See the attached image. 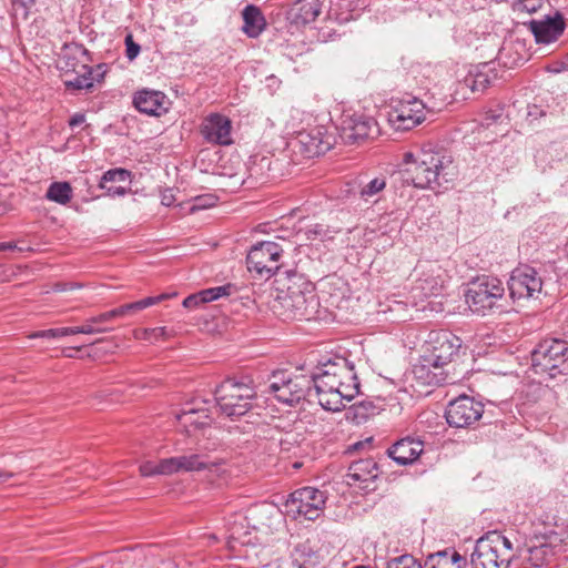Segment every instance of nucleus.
<instances>
[{"label": "nucleus", "mask_w": 568, "mask_h": 568, "mask_svg": "<svg viewBox=\"0 0 568 568\" xmlns=\"http://www.w3.org/2000/svg\"><path fill=\"white\" fill-rule=\"evenodd\" d=\"M465 355L462 339L448 331L430 332L420 365L413 369L424 384L439 386L455 384L464 375L458 361Z\"/></svg>", "instance_id": "nucleus-1"}, {"label": "nucleus", "mask_w": 568, "mask_h": 568, "mask_svg": "<svg viewBox=\"0 0 568 568\" xmlns=\"http://www.w3.org/2000/svg\"><path fill=\"white\" fill-rule=\"evenodd\" d=\"M403 163L404 182L417 189L435 191L452 182L456 174L452 156L430 144L404 153Z\"/></svg>", "instance_id": "nucleus-2"}, {"label": "nucleus", "mask_w": 568, "mask_h": 568, "mask_svg": "<svg viewBox=\"0 0 568 568\" xmlns=\"http://www.w3.org/2000/svg\"><path fill=\"white\" fill-rule=\"evenodd\" d=\"M283 274L285 277L277 281L281 286L273 304L274 313L284 321L317 318L320 301L314 284L293 271Z\"/></svg>", "instance_id": "nucleus-3"}, {"label": "nucleus", "mask_w": 568, "mask_h": 568, "mask_svg": "<svg viewBox=\"0 0 568 568\" xmlns=\"http://www.w3.org/2000/svg\"><path fill=\"white\" fill-rule=\"evenodd\" d=\"M312 378V392L315 393L318 404L326 410L339 412L341 397L336 390L341 386L342 378L352 379L351 362L345 357L336 356L323 363L317 373L308 376Z\"/></svg>", "instance_id": "nucleus-4"}, {"label": "nucleus", "mask_w": 568, "mask_h": 568, "mask_svg": "<svg viewBox=\"0 0 568 568\" xmlns=\"http://www.w3.org/2000/svg\"><path fill=\"white\" fill-rule=\"evenodd\" d=\"M164 466V470L170 473V475L205 471L210 480H216L219 484L227 483L231 477V467L225 459H213L201 449L190 450L186 454L166 458Z\"/></svg>", "instance_id": "nucleus-5"}, {"label": "nucleus", "mask_w": 568, "mask_h": 568, "mask_svg": "<svg viewBox=\"0 0 568 568\" xmlns=\"http://www.w3.org/2000/svg\"><path fill=\"white\" fill-rule=\"evenodd\" d=\"M214 394L217 407L227 417L245 415L256 398L255 386L248 377H229L216 387Z\"/></svg>", "instance_id": "nucleus-6"}, {"label": "nucleus", "mask_w": 568, "mask_h": 568, "mask_svg": "<svg viewBox=\"0 0 568 568\" xmlns=\"http://www.w3.org/2000/svg\"><path fill=\"white\" fill-rule=\"evenodd\" d=\"M514 557L511 541L498 531L477 539L470 556L473 568H508Z\"/></svg>", "instance_id": "nucleus-7"}, {"label": "nucleus", "mask_w": 568, "mask_h": 568, "mask_svg": "<svg viewBox=\"0 0 568 568\" xmlns=\"http://www.w3.org/2000/svg\"><path fill=\"white\" fill-rule=\"evenodd\" d=\"M268 393L280 403L295 406L312 395V378L302 374L275 372L268 381Z\"/></svg>", "instance_id": "nucleus-8"}, {"label": "nucleus", "mask_w": 568, "mask_h": 568, "mask_svg": "<svg viewBox=\"0 0 568 568\" xmlns=\"http://www.w3.org/2000/svg\"><path fill=\"white\" fill-rule=\"evenodd\" d=\"M568 346L565 341L545 339L531 353V366L536 374H546L550 378L557 377L567 368Z\"/></svg>", "instance_id": "nucleus-9"}, {"label": "nucleus", "mask_w": 568, "mask_h": 568, "mask_svg": "<svg viewBox=\"0 0 568 568\" xmlns=\"http://www.w3.org/2000/svg\"><path fill=\"white\" fill-rule=\"evenodd\" d=\"M504 294L505 288L500 280L481 276L468 284L465 297L473 313L485 315L487 311L498 307Z\"/></svg>", "instance_id": "nucleus-10"}, {"label": "nucleus", "mask_w": 568, "mask_h": 568, "mask_svg": "<svg viewBox=\"0 0 568 568\" xmlns=\"http://www.w3.org/2000/svg\"><path fill=\"white\" fill-rule=\"evenodd\" d=\"M244 520L251 527L257 545H266L270 537L283 526L284 517L275 505L262 503L248 508Z\"/></svg>", "instance_id": "nucleus-11"}, {"label": "nucleus", "mask_w": 568, "mask_h": 568, "mask_svg": "<svg viewBox=\"0 0 568 568\" xmlns=\"http://www.w3.org/2000/svg\"><path fill=\"white\" fill-rule=\"evenodd\" d=\"M326 499L324 491L315 487H303L288 496L285 509L294 519L316 520L324 511Z\"/></svg>", "instance_id": "nucleus-12"}, {"label": "nucleus", "mask_w": 568, "mask_h": 568, "mask_svg": "<svg viewBox=\"0 0 568 568\" xmlns=\"http://www.w3.org/2000/svg\"><path fill=\"white\" fill-rule=\"evenodd\" d=\"M282 247L271 241L260 242L252 246L246 256L247 270L260 277L270 278L280 271Z\"/></svg>", "instance_id": "nucleus-13"}, {"label": "nucleus", "mask_w": 568, "mask_h": 568, "mask_svg": "<svg viewBox=\"0 0 568 568\" xmlns=\"http://www.w3.org/2000/svg\"><path fill=\"white\" fill-rule=\"evenodd\" d=\"M425 104L416 98L400 100L392 105L388 122L396 131H408L426 119Z\"/></svg>", "instance_id": "nucleus-14"}, {"label": "nucleus", "mask_w": 568, "mask_h": 568, "mask_svg": "<svg viewBox=\"0 0 568 568\" xmlns=\"http://www.w3.org/2000/svg\"><path fill=\"white\" fill-rule=\"evenodd\" d=\"M484 413V405L467 395H460L449 402L445 417L449 426L464 428L476 423Z\"/></svg>", "instance_id": "nucleus-15"}, {"label": "nucleus", "mask_w": 568, "mask_h": 568, "mask_svg": "<svg viewBox=\"0 0 568 568\" xmlns=\"http://www.w3.org/2000/svg\"><path fill=\"white\" fill-rule=\"evenodd\" d=\"M541 286L542 281L536 270L527 265L514 270L508 282L509 294L514 300L534 297L540 293Z\"/></svg>", "instance_id": "nucleus-16"}, {"label": "nucleus", "mask_w": 568, "mask_h": 568, "mask_svg": "<svg viewBox=\"0 0 568 568\" xmlns=\"http://www.w3.org/2000/svg\"><path fill=\"white\" fill-rule=\"evenodd\" d=\"M379 133L377 122L364 114L346 115L341 125L342 139L347 143H357L372 139Z\"/></svg>", "instance_id": "nucleus-17"}, {"label": "nucleus", "mask_w": 568, "mask_h": 568, "mask_svg": "<svg viewBox=\"0 0 568 568\" xmlns=\"http://www.w3.org/2000/svg\"><path fill=\"white\" fill-rule=\"evenodd\" d=\"M419 277L416 280L414 290L419 291L424 296L438 295L445 283V273L436 263H422L416 267Z\"/></svg>", "instance_id": "nucleus-18"}, {"label": "nucleus", "mask_w": 568, "mask_h": 568, "mask_svg": "<svg viewBox=\"0 0 568 568\" xmlns=\"http://www.w3.org/2000/svg\"><path fill=\"white\" fill-rule=\"evenodd\" d=\"M526 24L538 43L556 41L565 30V21L559 12L554 17L546 16L540 20H530Z\"/></svg>", "instance_id": "nucleus-19"}, {"label": "nucleus", "mask_w": 568, "mask_h": 568, "mask_svg": "<svg viewBox=\"0 0 568 568\" xmlns=\"http://www.w3.org/2000/svg\"><path fill=\"white\" fill-rule=\"evenodd\" d=\"M232 123L229 118L221 114L209 115L202 124V135L210 143L229 145L231 138Z\"/></svg>", "instance_id": "nucleus-20"}, {"label": "nucleus", "mask_w": 568, "mask_h": 568, "mask_svg": "<svg viewBox=\"0 0 568 568\" xmlns=\"http://www.w3.org/2000/svg\"><path fill=\"white\" fill-rule=\"evenodd\" d=\"M296 139L310 158L324 154L332 148L331 136L321 126L301 131Z\"/></svg>", "instance_id": "nucleus-21"}, {"label": "nucleus", "mask_w": 568, "mask_h": 568, "mask_svg": "<svg viewBox=\"0 0 568 568\" xmlns=\"http://www.w3.org/2000/svg\"><path fill=\"white\" fill-rule=\"evenodd\" d=\"M322 12L320 0H296L287 11L291 24L305 26L314 22Z\"/></svg>", "instance_id": "nucleus-22"}, {"label": "nucleus", "mask_w": 568, "mask_h": 568, "mask_svg": "<svg viewBox=\"0 0 568 568\" xmlns=\"http://www.w3.org/2000/svg\"><path fill=\"white\" fill-rule=\"evenodd\" d=\"M423 443L414 438H403L388 448V456L398 465L414 463L423 453Z\"/></svg>", "instance_id": "nucleus-23"}, {"label": "nucleus", "mask_w": 568, "mask_h": 568, "mask_svg": "<svg viewBox=\"0 0 568 568\" xmlns=\"http://www.w3.org/2000/svg\"><path fill=\"white\" fill-rule=\"evenodd\" d=\"M133 104L140 112L149 115H160L166 111L165 95L160 91L141 90L135 93Z\"/></svg>", "instance_id": "nucleus-24"}, {"label": "nucleus", "mask_w": 568, "mask_h": 568, "mask_svg": "<svg viewBox=\"0 0 568 568\" xmlns=\"http://www.w3.org/2000/svg\"><path fill=\"white\" fill-rule=\"evenodd\" d=\"M378 476L377 464L371 459H359L351 464L346 475L348 484L362 483L368 486V483L374 481Z\"/></svg>", "instance_id": "nucleus-25"}, {"label": "nucleus", "mask_w": 568, "mask_h": 568, "mask_svg": "<svg viewBox=\"0 0 568 568\" xmlns=\"http://www.w3.org/2000/svg\"><path fill=\"white\" fill-rule=\"evenodd\" d=\"M497 80V73L488 63L477 67L470 71L464 82L473 92H484L493 82Z\"/></svg>", "instance_id": "nucleus-26"}, {"label": "nucleus", "mask_w": 568, "mask_h": 568, "mask_svg": "<svg viewBox=\"0 0 568 568\" xmlns=\"http://www.w3.org/2000/svg\"><path fill=\"white\" fill-rule=\"evenodd\" d=\"M229 544L231 547L233 542H237L242 546H255L257 545L255 537L252 536L253 531L251 527L247 526L246 520H244V516L235 515L233 521H229Z\"/></svg>", "instance_id": "nucleus-27"}, {"label": "nucleus", "mask_w": 568, "mask_h": 568, "mask_svg": "<svg viewBox=\"0 0 568 568\" xmlns=\"http://www.w3.org/2000/svg\"><path fill=\"white\" fill-rule=\"evenodd\" d=\"M243 28L244 33L250 38H257L265 28V18L261 10L252 4L244 8L243 12Z\"/></svg>", "instance_id": "nucleus-28"}, {"label": "nucleus", "mask_w": 568, "mask_h": 568, "mask_svg": "<svg viewBox=\"0 0 568 568\" xmlns=\"http://www.w3.org/2000/svg\"><path fill=\"white\" fill-rule=\"evenodd\" d=\"M131 173L124 169H112L106 171L99 183V186L106 191L110 196H121L126 193L124 186H109V183L126 182L130 179Z\"/></svg>", "instance_id": "nucleus-29"}, {"label": "nucleus", "mask_w": 568, "mask_h": 568, "mask_svg": "<svg viewBox=\"0 0 568 568\" xmlns=\"http://www.w3.org/2000/svg\"><path fill=\"white\" fill-rule=\"evenodd\" d=\"M179 423L186 428V432H191V427L194 429L203 428L207 426L211 418L205 408L190 407L184 409L181 414L176 415Z\"/></svg>", "instance_id": "nucleus-30"}, {"label": "nucleus", "mask_w": 568, "mask_h": 568, "mask_svg": "<svg viewBox=\"0 0 568 568\" xmlns=\"http://www.w3.org/2000/svg\"><path fill=\"white\" fill-rule=\"evenodd\" d=\"M542 541L555 555L559 551H565L568 547V527L555 525L552 529L544 534Z\"/></svg>", "instance_id": "nucleus-31"}, {"label": "nucleus", "mask_w": 568, "mask_h": 568, "mask_svg": "<svg viewBox=\"0 0 568 568\" xmlns=\"http://www.w3.org/2000/svg\"><path fill=\"white\" fill-rule=\"evenodd\" d=\"M169 297H170L169 294H160L158 296H150V297H145L141 301L121 305L116 308H113L112 311L114 312L115 318L124 317V316L131 315L135 312L142 311L146 307H150L152 305H155Z\"/></svg>", "instance_id": "nucleus-32"}, {"label": "nucleus", "mask_w": 568, "mask_h": 568, "mask_svg": "<svg viewBox=\"0 0 568 568\" xmlns=\"http://www.w3.org/2000/svg\"><path fill=\"white\" fill-rule=\"evenodd\" d=\"M314 551L307 541L297 544L291 552L290 568H310Z\"/></svg>", "instance_id": "nucleus-33"}, {"label": "nucleus", "mask_w": 568, "mask_h": 568, "mask_svg": "<svg viewBox=\"0 0 568 568\" xmlns=\"http://www.w3.org/2000/svg\"><path fill=\"white\" fill-rule=\"evenodd\" d=\"M352 379L342 378L341 386L336 390L337 396L341 397V410L345 407V402H351L359 393V382L354 371V365L351 363Z\"/></svg>", "instance_id": "nucleus-34"}, {"label": "nucleus", "mask_w": 568, "mask_h": 568, "mask_svg": "<svg viewBox=\"0 0 568 568\" xmlns=\"http://www.w3.org/2000/svg\"><path fill=\"white\" fill-rule=\"evenodd\" d=\"M45 196L52 202L65 205L71 201L72 187L68 182H53L49 186Z\"/></svg>", "instance_id": "nucleus-35"}, {"label": "nucleus", "mask_w": 568, "mask_h": 568, "mask_svg": "<svg viewBox=\"0 0 568 568\" xmlns=\"http://www.w3.org/2000/svg\"><path fill=\"white\" fill-rule=\"evenodd\" d=\"M555 554L548 548V546L541 540L538 545H534L529 548L528 560L536 567H540L547 564Z\"/></svg>", "instance_id": "nucleus-36"}, {"label": "nucleus", "mask_w": 568, "mask_h": 568, "mask_svg": "<svg viewBox=\"0 0 568 568\" xmlns=\"http://www.w3.org/2000/svg\"><path fill=\"white\" fill-rule=\"evenodd\" d=\"M459 560H462V557L457 552H454L449 558L445 551H438L436 554H430L427 557L425 560V568H446Z\"/></svg>", "instance_id": "nucleus-37"}, {"label": "nucleus", "mask_w": 568, "mask_h": 568, "mask_svg": "<svg viewBox=\"0 0 568 568\" xmlns=\"http://www.w3.org/2000/svg\"><path fill=\"white\" fill-rule=\"evenodd\" d=\"M172 336V333L166 327H154V328H143L136 329L134 332V337L138 339H143L148 342H158L159 339H168Z\"/></svg>", "instance_id": "nucleus-38"}, {"label": "nucleus", "mask_w": 568, "mask_h": 568, "mask_svg": "<svg viewBox=\"0 0 568 568\" xmlns=\"http://www.w3.org/2000/svg\"><path fill=\"white\" fill-rule=\"evenodd\" d=\"M386 186V179L384 176H377L365 183L359 191V196L368 201L379 192H382Z\"/></svg>", "instance_id": "nucleus-39"}, {"label": "nucleus", "mask_w": 568, "mask_h": 568, "mask_svg": "<svg viewBox=\"0 0 568 568\" xmlns=\"http://www.w3.org/2000/svg\"><path fill=\"white\" fill-rule=\"evenodd\" d=\"M233 286L231 284L211 287L197 293L201 303L213 302L222 296L230 295Z\"/></svg>", "instance_id": "nucleus-40"}, {"label": "nucleus", "mask_w": 568, "mask_h": 568, "mask_svg": "<svg viewBox=\"0 0 568 568\" xmlns=\"http://www.w3.org/2000/svg\"><path fill=\"white\" fill-rule=\"evenodd\" d=\"M307 241H325L331 239L329 230L324 224H311L302 231Z\"/></svg>", "instance_id": "nucleus-41"}, {"label": "nucleus", "mask_w": 568, "mask_h": 568, "mask_svg": "<svg viewBox=\"0 0 568 568\" xmlns=\"http://www.w3.org/2000/svg\"><path fill=\"white\" fill-rule=\"evenodd\" d=\"M73 335L72 327H58V328H49L43 331H37L32 333L30 338H60L64 336Z\"/></svg>", "instance_id": "nucleus-42"}, {"label": "nucleus", "mask_w": 568, "mask_h": 568, "mask_svg": "<svg viewBox=\"0 0 568 568\" xmlns=\"http://www.w3.org/2000/svg\"><path fill=\"white\" fill-rule=\"evenodd\" d=\"M385 568H422V566L413 556L402 555L386 561Z\"/></svg>", "instance_id": "nucleus-43"}, {"label": "nucleus", "mask_w": 568, "mask_h": 568, "mask_svg": "<svg viewBox=\"0 0 568 568\" xmlns=\"http://www.w3.org/2000/svg\"><path fill=\"white\" fill-rule=\"evenodd\" d=\"M166 463V458L161 459L158 464L153 462H145L140 466V473L144 477H150L154 475H165L169 476L170 473L164 470V464Z\"/></svg>", "instance_id": "nucleus-44"}, {"label": "nucleus", "mask_w": 568, "mask_h": 568, "mask_svg": "<svg viewBox=\"0 0 568 568\" xmlns=\"http://www.w3.org/2000/svg\"><path fill=\"white\" fill-rule=\"evenodd\" d=\"M93 71L89 70L85 74L81 77H77L73 80L67 81L65 84L68 88H72L74 90L81 89H91L93 87Z\"/></svg>", "instance_id": "nucleus-45"}, {"label": "nucleus", "mask_w": 568, "mask_h": 568, "mask_svg": "<svg viewBox=\"0 0 568 568\" xmlns=\"http://www.w3.org/2000/svg\"><path fill=\"white\" fill-rule=\"evenodd\" d=\"M542 6V0H516L513 8L517 12L534 13Z\"/></svg>", "instance_id": "nucleus-46"}, {"label": "nucleus", "mask_w": 568, "mask_h": 568, "mask_svg": "<svg viewBox=\"0 0 568 568\" xmlns=\"http://www.w3.org/2000/svg\"><path fill=\"white\" fill-rule=\"evenodd\" d=\"M73 328V335L75 334H99V333H105L110 329L106 327H94L93 323L87 322V324L82 326H74Z\"/></svg>", "instance_id": "nucleus-47"}, {"label": "nucleus", "mask_w": 568, "mask_h": 568, "mask_svg": "<svg viewBox=\"0 0 568 568\" xmlns=\"http://www.w3.org/2000/svg\"><path fill=\"white\" fill-rule=\"evenodd\" d=\"M126 58L133 60L140 53V45L133 41L132 34L125 37Z\"/></svg>", "instance_id": "nucleus-48"}, {"label": "nucleus", "mask_w": 568, "mask_h": 568, "mask_svg": "<svg viewBox=\"0 0 568 568\" xmlns=\"http://www.w3.org/2000/svg\"><path fill=\"white\" fill-rule=\"evenodd\" d=\"M114 318H115L114 312L111 310V311L101 313L97 316H92V317L88 318L87 322L93 323V324H101V323L110 322Z\"/></svg>", "instance_id": "nucleus-49"}, {"label": "nucleus", "mask_w": 568, "mask_h": 568, "mask_svg": "<svg viewBox=\"0 0 568 568\" xmlns=\"http://www.w3.org/2000/svg\"><path fill=\"white\" fill-rule=\"evenodd\" d=\"M216 199L213 195H207L204 197H196L195 204L193 205V209H205L213 206L215 204Z\"/></svg>", "instance_id": "nucleus-50"}, {"label": "nucleus", "mask_w": 568, "mask_h": 568, "mask_svg": "<svg viewBox=\"0 0 568 568\" xmlns=\"http://www.w3.org/2000/svg\"><path fill=\"white\" fill-rule=\"evenodd\" d=\"M200 304H202V303L199 300V295L197 294L190 295L186 298H184V301H183V306L186 307V308H194V307H196Z\"/></svg>", "instance_id": "nucleus-51"}, {"label": "nucleus", "mask_w": 568, "mask_h": 568, "mask_svg": "<svg viewBox=\"0 0 568 568\" xmlns=\"http://www.w3.org/2000/svg\"><path fill=\"white\" fill-rule=\"evenodd\" d=\"M85 121V115L83 113H75L69 120V125L71 128H75Z\"/></svg>", "instance_id": "nucleus-52"}, {"label": "nucleus", "mask_w": 568, "mask_h": 568, "mask_svg": "<svg viewBox=\"0 0 568 568\" xmlns=\"http://www.w3.org/2000/svg\"><path fill=\"white\" fill-rule=\"evenodd\" d=\"M173 202H174V196H173L172 190H165L162 193L161 203L165 206H170L173 204Z\"/></svg>", "instance_id": "nucleus-53"}, {"label": "nucleus", "mask_w": 568, "mask_h": 568, "mask_svg": "<svg viewBox=\"0 0 568 568\" xmlns=\"http://www.w3.org/2000/svg\"><path fill=\"white\" fill-rule=\"evenodd\" d=\"M12 250H18L20 252L24 251L23 247L21 246H18L16 243L13 242H3V243H0V252H4V251H12Z\"/></svg>", "instance_id": "nucleus-54"}, {"label": "nucleus", "mask_w": 568, "mask_h": 568, "mask_svg": "<svg viewBox=\"0 0 568 568\" xmlns=\"http://www.w3.org/2000/svg\"><path fill=\"white\" fill-rule=\"evenodd\" d=\"M501 116L500 113H488L485 118L486 125L489 126L493 122H496Z\"/></svg>", "instance_id": "nucleus-55"}, {"label": "nucleus", "mask_w": 568, "mask_h": 568, "mask_svg": "<svg viewBox=\"0 0 568 568\" xmlns=\"http://www.w3.org/2000/svg\"><path fill=\"white\" fill-rule=\"evenodd\" d=\"M81 287L80 284L78 283H70V284H65L63 287H61L60 290L61 291H65V290H74V288H79Z\"/></svg>", "instance_id": "nucleus-56"}, {"label": "nucleus", "mask_w": 568, "mask_h": 568, "mask_svg": "<svg viewBox=\"0 0 568 568\" xmlns=\"http://www.w3.org/2000/svg\"><path fill=\"white\" fill-rule=\"evenodd\" d=\"M562 331H564V334L568 337V317L562 323Z\"/></svg>", "instance_id": "nucleus-57"}, {"label": "nucleus", "mask_w": 568, "mask_h": 568, "mask_svg": "<svg viewBox=\"0 0 568 568\" xmlns=\"http://www.w3.org/2000/svg\"><path fill=\"white\" fill-rule=\"evenodd\" d=\"M6 565L4 558L0 557V568H2Z\"/></svg>", "instance_id": "nucleus-58"}, {"label": "nucleus", "mask_w": 568, "mask_h": 568, "mask_svg": "<svg viewBox=\"0 0 568 568\" xmlns=\"http://www.w3.org/2000/svg\"><path fill=\"white\" fill-rule=\"evenodd\" d=\"M63 354H64V356H67V357H73V355L71 354V352H68V353H67V351H63Z\"/></svg>", "instance_id": "nucleus-59"}, {"label": "nucleus", "mask_w": 568, "mask_h": 568, "mask_svg": "<svg viewBox=\"0 0 568 568\" xmlns=\"http://www.w3.org/2000/svg\"><path fill=\"white\" fill-rule=\"evenodd\" d=\"M109 186H116L115 183H109Z\"/></svg>", "instance_id": "nucleus-60"}]
</instances>
